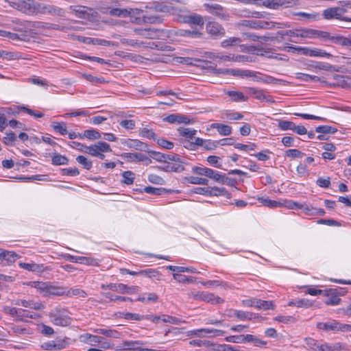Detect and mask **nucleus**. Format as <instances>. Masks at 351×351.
Here are the masks:
<instances>
[{
  "mask_svg": "<svg viewBox=\"0 0 351 351\" xmlns=\"http://www.w3.org/2000/svg\"><path fill=\"white\" fill-rule=\"evenodd\" d=\"M11 7L28 15L39 14L40 3L34 0H5Z\"/></svg>",
  "mask_w": 351,
  "mask_h": 351,
  "instance_id": "obj_1",
  "label": "nucleus"
},
{
  "mask_svg": "<svg viewBox=\"0 0 351 351\" xmlns=\"http://www.w3.org/2000/svg\"><path fill=\"white\" fill-rule=\"evenodd\" d=\"M52 323L56 326H66L71 324L68 311L64 308H55L49 313Z\"/></svg>",
  "mask_w": 351,
  "mask_h": 351,
  "instance_id": "obj_2",
  "label": "nucleus"
},
{
  "mask_svg": "<svg viewBox=\"0 0 351 351\" xmlns=\"http://www.w3.org/2000/svg\"><path fill=\"white\" fill-rule=\"evenodd\" d=\"M204 6L208 12L221 20L228 21L230 18V14L227 10L219 4H205Z\"/></svg>",
  "mask_w": 351,
  "mask_h": 351,
  "instance_id": "obj_3",
  "label": "nucleus"
},
{
  "mask_svg": "<svg viewBox=\"0 0 351 351\" xmlns=\"http://www.w3.org/2000/svg\"><path fill=\"white\" fill-rule=\"evenodd\" d=\"M224 333L225 331L219 329L200 328L188 331L187 336H195L203 338L207 337L206 335H209L208 337H210L222 336Z\"/></svg>",
  "mask_w": 351,
  "mask_h": 351,
  "instance_id": "obj_4",
  "label": "nucleus"
},
{
  "mask_svg": "<svg viewBox=\"0 0 351 351\" xmlns=\"http://www.w3.org/2000/svg\"><path fill=\"white\" fill-rule=\"evenodd\" d=\"M189 295L196 300H202L211 304H221L223 302V299L213 293L197 292L196 293H191Z\"/></svg>",
  "mask_w": 351,
  "mask_h": 351,
  "instance_id": "obj_5",
  "label": "nucleus"
},
{
  "mask_svg": "<svg viewBox=\"0 0 351 351\" xmlns=\"http://www.w3.org/2000/svg\"><path fill=\"white\" fill-rule=\"evenodd\" d=\"M121 157L129 162H143L146 165L152 163V160L148 156L140 152L123 153Z\"/></svg>",
  "mask_w": 351,
  "mask_h": 351,
  "instance_id": "obj_6",
  "label": "nucleus"
},
{
  "mask_svg": "<svg viewBox=\"0 0 351 351\" xmlns=\"http://www.w3.org/2000/svg\"><path fill=\"white\" fill-rule=\"evenodd\" d=\"M112 149L109 144L104 141H99L96 144L90 146H86L85 154L95 156L100 154L99 152H111Z\"/></svg>",
  "mask_w": 351,
  "mask_h": 351,
  "instance_id": "obj_7",
  "label": "nucleus"
},
{
  "mask_svg": "<svg viewBox=\"0 0 351 351\" xmlns=\"http://www.w3.org/2000/svg\"><path fill=\"white\" fill-rule=\"evenodd\" d=\"M328 86H339L343 88L350 87L351 86V77L346 75L335 74L332 76V81L328 82Z\"/></svg>",
  "mask_w": 351,
  "mask_h": 351,
  "instance_id": "obj_8",
  "label": "nucleus"
},
{
  "mask_svg": "<svg viewBox=\"0 0 351 351\" xmlns=\"http://www.w3.org/2000/svg\"><path fill=\"white\" fill-rule=\"evenodd\" d=\"M19 266L23 269L36 274H41L50 270V269L48 267L45 266V265L38 264L34 261H30L29 263L20 262L19 263Z\"/></svg>",
  "mask_w": 351,
  "mask_h": 351,
  "instance_id": "obj_9",
  "label": "nucleus"
},
{
  "mask_svg": "<svg viewBox=\"0 0 351 351\" xmlns=\"http://www.w3.org/2000/svg\"><path fill=\"white\" fill-rule=\"evenodd\" d=\"M39 14H49L53 16H63L65 14L64 10L59 7L40 3L39 8Z\"/></svg>",
  "mask_w": 351,
  "mask_h": 351,
  "instance_id": "obj_10",
  "label": "nucleus"
},
{
  "mask_svg": "<svg viewBox=\"0 0 351 351\" xmlns=\"http://www.w3.org/2000/svg\"><path fill=\"white\" fill-rule=\"evenodd\" d=\"M297 0H265L263 6L273 10H278L280 7H290L295 4Z\"/></svg>",
  "mask_w": 351,
  "mask_h": 351,
  "instance_id": "obj_11",
  "label": "nucleus"
},
{
  "mask_svg": "<svg viewBox=\"0 0 351 351\" xmlns=\"http://www.w3.org/2000/svg\"><path fill=\"white\" fill-rule=\"evenodd\" d=\"M245 91L247 94L252 95L254 98L265 101L268 103H273L274 101L272 97L268 94H266L263 90H258L253 87H247L245 88Z\"/></svg>",
  "mask_w": 351,
  "mask_h": 351,
  "instance_id": "obj_12",
  "label": "nucleus"
},
{
  "mask_svg": "<svg viewBox=\"0 0 351 351\" xmlns=\"http://www.w3.org/2000/svg\"><path fill=\"white\" fill-rule=\"evenodd\" d=\"M149 153L152 154L154 159L158 162H165V164L169 161L178 162L180 160V155L176 154H165L154 151H150Z\"/></svg>",
  "mask_w": 351,
  "mask_h": 351,
  "instance_id": "obj_13",
  "label": "nucleus"
},
{
  "mask_svg": "<svg viewBox=\"0 0 351 351\" xmlns=\"http://www.w3.org/2000/svg\"><path fill=\"white\" fill-rule=\"evenodd\" d=\"M144 344L145 343L141 341H124L117 350L147 351L148 348L141 347V346Z\"/></svg>",
  "mask_w": 351,
  "mask_h": 351,
  "instance_id": "obj_14",
  "label": "nucleus"
},
{
  "mask_svg": "<svg viewBox=\"0 0 351 351\" xmlns=\"http://www.w3.org/2000/svg\"><path fill=\"white\" fill-rule=\"evenodd\" d=\"M158 169L165 172L180 173L184 170V167L183 165V162L181 160V158H180L178 162H168L164 166L158 167Z\"/></svg>",
  "mask_w": 351,
  "mask_h": 351,
  "instance_id": "obj_15",
  "label": "nucleus"
},
{
  "mask_svg": "<svg viewBox=\"0 0 351 351\" xmlns=\"http://www.w3.org/2000/svg\"><path fill=\"white\" fill-rule=\"evenodd\" d=\"M345 13V10L339 7H334L326 9L323 11V17L325 19H339Z\"/></svg>",
  "mask_w": 351,
  "mask_h": 351,
  "instance_id": "obj_16",
  "label": "nucleus"
},
{
  "mask_svg": "<svg viewBox=\"0 0 351 351\" xmlns=\"http://www.w3.org/2000/svg\"><path fill=\"white\" fill-rule=\"evenodd\" d=\"M183 22L191 26H198L201 29L203 28L204 25V18L201 15L197 14H192L184 16L183 17Z\"/></svg>",
  "mask_w": 351,
  "mask_h": 351,
  "instance_id": "obj_17",
  "label": "nucleus"
},
{
  "mask_svg": "<svg viewBox=\"0 0 351 351\" xmlns=\"http://www.w3.org/2000/svg\"><path fill=\"white\" fill-rule=\"evenodd\" d=\"M66 343L64 341L57 340V341H49L45 342L42 345V348L44 350L49 351H59L65 348Z\"/></svg>",
  "mask_w": 351,
  "mask_h": 351,
  "instance_id": "obj_18",
  "label": "nucleus"
},
{
  "mask_svg": "<svg viewBox=\"0 0 351 351\" xmlns=\"http://www.w3.org/2000/svg\"><path fill=\"white\" fill-rule=\"evenodd\" d=\"M206 30L208 34L214 36H222L225 33L222 26L215 21H210L207 23Z\"/></svg>",
  "mask_w": 351,
  "mask_h": 351,
  "instance_id": "obj_19",
  "label": "nucleus"
},
{
  "mask_svg": "<svg viewBox=\"0 0 351 351\" xmlns=\"http://www.w3.org/2000/svg\"><path fill=\"white\" fill-rule=\"evenodd\" d=\"M125 143L130 148L150 152V150L148 149V145L138 139H128Z\"/></svg>",
  "mask_w": 351,
  "mask_h": 351,
  "instance_id": "obj_20",
  "label": "nucleus"
},
{
  "mask_svg": "<svg viewBox=\"0 0 351 351\" xmlns=\"http://www.w3.org/2000/svg\"><path fill=\"white\" fill-rule=\"evenodd\" d=\"M66 259L73 263H80L88 265H97L98 264L96 259L86 256L68 255Z\"/></svg>",
  "mask_w": 351,
  "mask_h": 351,
  "instance_id": "obj_21",
  "label": "nucleus"
},
{
  "mask_svg": "<svg viewBox=\"0 0 351 351\" xmlns=\"http://www.w3.org/2000/svg\"><path fill=\"white\" fill-rule=\"evenodd\" d=\"M80 339L81 342L89 344L92 346H95L98 345L99 342H101V337L89 333H85L80 335Z\"/></svg>",
  "mask_w": 351,
  "mask_h": 351,
  "instance_id": "obj_22",
  "label": "nucleus"
},
{
  "mask_svg": "<svg viewBox=\"0 0 351 351\" xmlns=\"http://www.w3.org/2000/svg\"><path fill=\"white\" fill-rule=\"evenodd\" d=\"M326 295L329 298L325 301V304L327 305H337L338 304L341 299L337 295V290L335 289H330L328 290L325 291Z\"/></svg>",
  "mask_w": 351,
  "mask_h": 351,
  "instance_id": "obj_23",
  "label": "nucleus"
},
{
  "mask_svg": "<svg viewBox=\"0 0 351 351\" xmlns=\"http://www.w3.org/2000/svg\"><path fill=\"white\" fill-rule=\"evenodd\" d=\"M20 256L12 251H6L0 248V259L5 260L8 265L15 262Z\"/></svg>",
  "mask_w": 351,
  "mask_h": 351,
  "instance_id": "obj_24",
  "label": "nucleus"
},
{
  "mask_svg": "<svg viewBox=\"0 0 351 351\" xmlns=\"http://www.w3.org/2000/svg\"><path fill=\"white\" fill-rule=\"evenodd\" d=\"M16 305H21L25 308H29L34 310H41L44 308V306L42 303L34 302L33 300H19L16 302Z\"/></svg>",
  "mask_w": 351,
  "mask_h": 351,
  "instance_id": "obj_25",
  "label": "nucleus"
},
{
  "mask_svg": "<svg viewBox=\"0 0 351 351\" xmlns=\"http://www.w3.org/2000/svg\"><path fill=\"white\" fill-rule=\"evenodd\" d=\"M4 312L13 317L15 321H22L23 320V309L22 308H16L15 307H10L5 306L3 308Z\"/></svg>",
  "mask_w": 351,
  "mask_h": 351,
  "instance_id": "obj_26",
  "label": "nucleus"
},
{
  "mask_svg": "<svg viewBox=\"0 0 351 351\" xmlns=\"http://www.w3.org/2000/svg\"><path fill=\"white\" fill-rule=\"evenodd\" d=\"M32 287L36 289V290L42 294L44 297H47L48 287L49 282H39L33 281L30 282Z\"/></svg>",
  "mask_w": 351,
  "mask_h": 351,
  "instance_id": "obj_27",
  "label": "nucleus"
},
{
  "mask_svg": "<svg viewBox=\"0 0 351 351\" xmlns=\"http://www.w3.org/2000/svg\"><path fill=\"white\" fill-rule=\"evenodd\" d=\"M134 32L137 34H139L146 38H149V39H155L156 38L158 35V29H135Z\"/></svg>",
  "mask_w": 351,
  "mask_h": 351,
  "instance_id": "obj_28",
  "label": "nucleus"
},
{
  "mask_svg": "<svg viewBox=\"0 0 351 351\" xmlns=\"http://www.w3.org/2000/svg\"><path fill=\"white\" fill-rule=\"evenodd\" d=\"M66 293V288L63 287L53 286L49 283L48 287V296H61Z\"/></svg>",
  "mask_w": 351,
  "mask_h": 351,
  "instance_id": "obj_29",
  "label": "nucleus"
},
{
  "mask_svg": "<svg viewBox=\"0 0 351 351\" xmlns=\"http://www.w3.org/2000/svg\"><path fill=\"white\" fill-rule=\"evenodd\" d=\"M210 127L213 129H216L217 132L222 136H228L232 133V128L228 125L215 123L211 124Z\"/></svg>",
  "mask_w": 351,
  "mask_h": 351,
  "instance_id": "obj_30",
  "label": "nucleus"
},
{
  "mask_svg": "<svg viewBox=\"0 0 351 351\" xmlns=\"http://www.w3.org/2000/svg\"><path fill=\"white\" fill-rule=\"evenodd\" d=\"M93 332L95 333L101 334L103 335H105L108 337H112V338H119L120 337V332L115 330L112 329H107V328H95L93 329Z\"/></svg>",
  "mask_w": 351,
  "mask_h": 351,
  "instance_id": "obj_31",
  "label": "nucleus"
},
{
  "mask_svg": "<svg viewBox=\"0 0 351 351\" xmlns=\"http://www.w3.org/2000/svg\"><path fill=\"white\" fill-rule=\"evenodd\" d=\"M317 328L326 331H338V322L332 320V322L326 323L319 322L317 324Z\"/></svg>",
  "mask_w": 351,
  "mask_h": 351,
  "instance_id": "obj_32",
  "label": "nucleus"
},
{
  "mask_svg": "<svg viewBox=\"0 0 351 351\" xmlns=\"http://www.w3.org/2000/svg\"><path fill=\"white\" fill-rule=\"evenodd\" d=\"M211 196H224L228 199L232 197L231 193H230L224 187H211Z\"/></svg>",
  "mask_w": 351,
  "mask_h": 351,
  "instance_id": "obj_33",
  "label": "nucleus"
},
{
  "mask_svg": "<svg viewBox=\"0 0 351 351\" xmlns=\"http://www.w3.org/2000/svg\"><path fill=\"white\" fill-rule=\"evenodd\" d=\"M51 163L56 166L68 165L69 158L60 154H55L51 158Z\"/></svg>",
  "mask_w": 351,
  "mask_h": 351,
  "instance_id": "obj_34",
  "label": "nucleus"
},
{
  "mask_svg": "<svg viewBox=\"0 0 351 351\" xmlns=\"http://www.w3.org/2000/svg\"><path fill=\"white\" fill-rule=\"evenodd\" d=\"M245 342H252L256 346H261L266 344V341H264L258 339L257 337L250 334L243 335V343Z\"/></svg>",
  "mask_w": 351,
  "mask_h": 351,
  "instance_id": "obj_35",
  "label": "nucleus"
},
{
  "mask_svg": "<svg viewBox=\"0 0 351 351\" xmlns=\"http://www.w3.org/2000/svg\"><path fill=\"white\" fill-rule=\"evenodd\" d=\"M257 199L264 206H267L269 208H277L280 207L282 205L280 202L275 200H271L268 197H258Z\"/></svg>",
  "mask_w": 351,
  "mask_h": 351,
  "instance_id": "obj_36",
  "label": "nucleus"
},
{
  "mask_svg": "<svg viewBox=\"0 0 351 351\" xmlns=\"http://www.w3.org/2000/svg\"><path fill=\"white\" fill-rule=\"evenodd\" d=\"M167 269L174 271V272H189L192 274L197 273L196 269L194 267H182V266H173V265H169L167 267Z\"/></svg>",
  "mask_w": 351,
  "mask_h": 351,
  "instance_id": "obj_37",
  "label": "nucleus"
},
{
  "mask_svg": "<svg viewBox=\"0 0 351 351\" xmlns=\"http://www.w3.org/2000/svg\"><path fill=\"white\" fill-rule=\"evenodd\" d=\"M1 58L8 60H19L22 58V55L19 52L1 51Z\"/></svg>",
  "mask_w": 351,
  "mask_h": 351,
  "instance_id": "obj_38",
  "label": "nucleus"
},
{
  "mask_svg": "<svg viewBox=\"0 0 351 351\" xmlns=\"http://www.w3.org/2000/svg\"><path fill=\"white\" fill-rule=\"evenodd\" d=\"M255 307L259 309L267 310L274 308V304L271 301L261 300L260 299H255Z\"/></svg>",
  "mask_w": 351,
  "mask_h": 351,
  "instance_id": "obj_39",
  "label": "nucleus"
},
{
  "mask_svg": "<svg viewBox=\"0 0 351 351\" xmlns=\"http://www.w3.org/2000/svg\"><path fill=\"white\" fill-rule=\"evenodd\" d=\"M84 138L90 140H96L101 138V134L94 129L86 130L82 134V139Z\"/></svg>",
  "mask_w": 351,
  "mask_h": 351,
  "instance_id": "obj_40",
  "label": "nucleus"
},
{
  "mask_svg": "<svg viewBox=\"0 0 351 351\" xmlns=\"http://www.w3.org/2000/svg\"><path fill=\"white\" fill-rule=\"evenodd\" d=\"M228 95L234 101H245L248 99V97L240 91H228Z\"/></svg>",
  "mask_w": 351,
  "mask_h": 351,
  "instance_id": "obj_41",
  "label": "nucleus"
},
{
  "mask_svg": "<svg viewBox=\"0 0 351 351\" xmlns=\"http://www.w3.org/2000/svg\"><path fill=\"white\" fill-rule=\"evenodd\" d=\"M51 127L56 132L60 133L62 135L67 134L66 124L64 122H53L51 124Z\"/></svg>",
  "mask_w": 351,
  "mask_h": 351,
  "instance_id": "obj_42",
  "label": "nucleus"
},
{
  "mask_svg": "<svg viewBox=\"0 0 351 351\" xmlns=\"http://www.w3.org/2000/svg\"><path fill=\"white\" fill-rule=\"evenodd\" d=\"M288 51H292L293 52H298L304 56H311L312 49L308 47H288Z\"/></svg>",
  "mask_w": 351,
  "mask_h": 351,
  "instance_id": "obj_43",
  "label": "nucleus"
},
{
  "mask_svg": "<svg viewBox=\"0 0 351 351\" xmlns=\"http://www.w3.org/2000/svg\"><path fill=\"white\" fill-rule=\"evenodd\" d=\"M185 180L188 183L193 184L207 185L208 184V180L204 178L190 176L185 178Z\"/></svg>",
  "mask_w": 351,
  "mask_h": 351,
  "instance_id": "obj_44",
  "label": "nucleus"
},
{
  "mask_svg": "<svg viewBox=\"0 0 351 351\" xmlns=\"http://www.w3.org/2000/svg\"><path fill=\"white\" fill-rule=\"evenodd\" d=\"M32 27H34V28L46 27L48 29H56V30H62V28H61L60 26L57 24L44 23L43 22H34L32 25Z\"/></svg>",
  "mask_w": 351,
  "mask_h": 351,
  "instance_id": "obj_45",
  "label": "nucleus"
},
{
  "mask_svg": "<svg viewBox=\"0 0 351 351\" xmlns=\"http://www.w3.org/2000/svg\"><path fill=\"white\" fill-rule=\"evenodd\" d=\"M109 14L113 16L128 17V12L127 8H112L109 10Z\"/></svg>",
  "mask_w": 351,
  "mask_h": 351,
  "instance_id": "obj_46",
  "label": "nucleus"
},
{
  "mask_svg": "<svg viewBox=\"0 0 351 351\" xmlns=\"http://www.w3.org/2000/svg\"><path fill=\"white\" fill-rule=\"evenodd\" d=\"M128 12V16L134 18L135 22L139 23L141 21L140 16L143 12V10L138 8H127Z\"/></svg>",
  "mask_w": 351,
  "mask_h": 351,
  "instance_id": "obj_47",
  "label": "nucleus"
},
{
  "mask_svg": "<svg viewBox=\"0 0 351 351\" xmlns=\"http://www.w3.org/2000/svg\"><path fill=\"white\" fill-rule=\"evenodd\" d=\"M122 182L127 185H130L134 182L135 174L131 171H125L122 173Z\"/></svg>",
  "mask_w": 351,
  "mask_h": 351,
  "instance_id": "obj_48",
  "label": "nucleus"
},
{
  "mask_svg": "<svg viewBox=\"0 0 351 351\" xmlns=\"http://www.w3.org/2000/svg\"><path fill=\"white\" fill-rule=\"evenodd\" d=\"M233 315L236 316L239 320H250L252 318V314L248 312H245L239 310H234L232 311Z\"/></svg>",
  "mask_w": 351,
  "mask_h": 351,
  "instance_id": "obj_49",
  "label": "nucleus"
},
{
  "mask_svg": "<svg viewBox=\"0 0 351 351\" xmlns=\"http://www.w3.org/2000/svg\"><path fill=\"white\" fill-rule=\"evenodd\" d=\"M317 30L312 29H300L299 37L301 38H317Z\"/></svg>",
  "mask_w": 351,
  "mask_h": 351,
  "instance_id": "obj_50",
  "label": "nucleus"
},
{
  "mask_svg": "<svg viewBox=\"0 0 351 351\" xmlns=\"http://www.w3.org/2000/svg\"><path fill=\"white\" fill-rule=\"evenodd\" d=\"M337 130L332 126L329 125H320L316 128L315 132L317 133L326 134H334Z\"/></svg>",
  "mask_w": 351,
  "mask_h": 351,
  "instance_id": "obj_51",
  "label": "nucleus"
},
{
  "mask_svg": "<svg viewBox=\"0 0 351 351\" xmlns=\"http://www.w3.org/2000/svg\"><path fill=\"white\" fill-rule=\"evenodd\" d=\"M165 191L163 188H156L153 186H145L142 190H141V192H144L148 194H152L156 195H160L162 194V192H164Z\"/></svg>",
  "mask_w": 351,
  "mask_h": 351,
  "instance_id": "obj_52",
  "label": "nucleus"
},
{
  "mask_svg": "<svg viewBox=\"0 0 351 351\" xmlns=\"http://www.w3.org/2000/svg\"><path fill=\"white\" fill-rule=\"evenodd\" d=\"M295 16H302L306 19L309 21H315L320 19L319 14L317 13H306L303 12H300L294 14Z\"/></svg>",
  "mask_w": 351,
  "mask_h": 351,
  "instance_id": "obj_53",
  "label": "nucleus"
},
{
  "mask_svg": "<svg viewBox=\"0 0 351 351\" xmlns=\"http://www.w3.org/2000/svg\"><path fill=\"white\" fill-rule=\"evenodd\" d=\"M121 43L123 45H130L134 47H141L142 46H145L144 42H140L139 40L134 39L122 38L121 39Z\"/></svg>",
  "mask_w": 351,
  "mask_h": 351,
  "instance_id": "obj_54",
  "label": "nucleus"
},
{
  "mask_svg": "<svg viewBox=\"0 0 351 351\" xmlns=\"http://www.w3.org/2000/svg\"><path fill=\"white\" fill-rule=\"evenodd\" d=\"M295 123L292 121L287 120H280L278 122V126L282 130H292L295 128Z\"/></svg>",
  "mask_w": 351,
  "mask_h": 351,
  "instance_id": "obj_55",
  "label": "nucleus"
},
{
  "mask_svg": "<svg viewBox=\"0 0 351 351\" xmlns=\"http://www.w3.org/2000/svg\"><path fill=\"white\" fill-rule=\"evenodd\" d=\"M179 134L182 136L192 138L197 133V130L191 128H180L178 130Z\"/></svg>",
  "mask_w": 351,
  "mask_h": 351,
  "instance_id": "obj_56",
  "label": "nucleus"
},
{
  "mask_svg": "<svg viewBox=\"0 0 351 351\" xmlns=\"http://www.w3.org/2000/svg\"><path fill=\"white\" fill-rule=\"evenodd\" d=\"M332 42L342 46H351V37L345 38L342 36H335L332 38Z\"/></svg>",
  "mask_w": 351,
  "mask_h": 351,
  "instance_id": "obj_57",
  "label": "nucleus"
},
{
  "mask_svg": "<svg viewBox=\"0 0 351 351\" xmlns=\"http://www.w3.org/2000/svg\"><path fill=\"white\" fill-rule=\"evenodd\" d=\"M76 160L77 162L83 165L84 168L87 170H90L92 168V162L84 156H78L76 158Z\"/></svg>",
  "mask_w": 351,
  "mask_h": 351,
  "instance_id": "obj_58",
  "label": "nucleus"
},
{
  "mask_svg": "<svg viewBox=\"0 0 351 351\" xmlns=\"http://www.w3.org/2000/svg\"><path fill=\"white\" fill-rule=\"evenodd\" d=\"M0 36L3 37L8 38L10 40H23V38L21 37L23 35H19L16 33H12L4 30L0 29Z\"/></svg>",
  "mask_w": 351,
  "mask_h": 351,
  "instance_id": "obj_59",
  "label": "nucleus"
},
{
  "mask_svg": "<svg viewBox=\"0 0 351 351\" xmlns=\"http://www.w3.org/2000/svg\"><path fill=\"white\" fill-rule=\"evenodd\" d=\"M332 56L323 49L313 48L311 57L330 58Z\"/></svg>",
  "mask_w": 351,
  "mask_h": 351,
  "instance_id": "obj_60",
  "label": "nucleus"
},
{
  "mask_svg": "<svg viewBox=\"0 0 351 351\" xmlns=\"http://www.w3.org/2000/svg\"><path fill=\"white\" fill-rule=\"evenodd\" d=\"M147 179L149 182L155 184L163 185L165 183V180L162 177L154 173L149 174Z\"/></svg>",
  "mask_w": 351,
  "mask_h": 351,
  "instance_id": "obj_61",
  "label": "nucleus"
},
{
  "mask_svg": "<svg viewBox=\"0 0 351 351\" xmlns=\"http://www.w3.org/2000/svg\"><path fill=\"white\" fill-rule=\"evenodd\" d=\"M140 136L143 138H147L149 139H156V134L151 129H147L146 128H143L140 130Z\"/></svg>",
  "mask_w": 351,
  "mask_h": 351,
  "instance_id": "obj_62",
  "label": "nucleus"
},
{
  "mask_svg": "<svg viewBox=\"0 0 351 351\" xmlns=\"http://www.w3.org/2000/svg\"><path fill=\"white\" fill-rule=\"evenodd\" d=\"M241 40L237 37H231L228 39H226L221 42V46L223 47H228L230 46L235 45L238 43H240Z\"/></svg>",
  "mask_w": 351,
  "mask_h": 351,
  "instance_id": "obj_63",
  "label": "nucleus"
},
{
  "mask_svg": "<svg viewBox=\"0 0 351 351\" xmlns=\"http://www.w3.org/2000/svg\"><path fill=\"white\" fill-rule=\"evenodd\" d=\"M304 156V153L296 149H288L285 152V156L289 158H302Z\"/></svg>",
  "mask_w": 351,
  "mask_h": 351,
  "instance_id": "obj_64",
  "label": "nucleus"
}]
</instances>
